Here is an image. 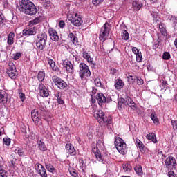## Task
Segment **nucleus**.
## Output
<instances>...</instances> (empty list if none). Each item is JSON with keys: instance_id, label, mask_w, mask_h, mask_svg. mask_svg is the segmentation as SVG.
<instances>
[{"instance_id": "45", "label": "nucleus", "mask_w": 177, "mask_h": 177, "mask_svg": "<svg viewBox=\"0 0 177 177\" xmlns=\"http://www.w3.org/2000/svg\"><path fill=\"white\" fill-rule=\"evenodd\" d=\"M15 151H17L19 157H24L25 156L24 149H16Z\"/></svg>"}, {"instance_id": "21", "label": "nucleus", "mask_w": 177, "mask_h": 177, "mask_svg": "<svg viewBox=\"0 0 177 177\" xmlns=\"http://www.w3.org/2000/svg\"><path fill=\"white\" fill-rule=\"evenodd\" d=\"M159 30L160 34H162L163 37H167V35H168V31L167 30V26H165V24H159Z\"/></svg>"}, {"instance_id": "1", "label": "nucleus", "mask_w": 177, "mask_h": 177, "mask_svg": "<svg viewBox=\"0 0 177 177\" xmlns=\"http://www.w3.org/2000/svg\"><path fill=\"white\" fill-rule=\"evenodd\" d=\"M93 115L102 128L111 124V118L106 115L104 112L102 110L95 111Z\"/></svg>"}, {"instance_id": "27", "label": "nucleus", "mask_w": 177, "mask_h": 177, "mask_svg": "<svg viewBox=\"0 0 177 177\" xmlns=\"http://www.w3.org/2000/svg\"><path fill=\"white\" fill-rule=\"evenodd\" d=\"M23 35H35V31L32 28L25 29L22 32Z\"/></svg>"}, {"instance_id": "7", "label": "nucleus", "mask_w": 177, "mask_h": 177, "mask_svg": "<svg viewBox=\"0 0 177 177\" xmlns=\"http://www.w3.org/2000/svg\"><path fill=\"white\" fill-rule=\"evenodd\" d=\"M109 34H110V25L109 23H105L103 26L101 28V31L100 33V41H102V42H104L106 41V38L109 36Z\"/></svg>"}, {"instance_id": "46", "label": "nucleus", "mask_w": 177, "mask_h": 177, "mask_svg": "<svg viewBox=\"0 0 177 177\" xmlns=\"http://www.w3.org/2000/svg\"><path fill=\"white\" fill-rule=\"evenodd\" d=\"M0 177H8V172L0 167Z\"/></svg>"}, {"instance_id": "51", "label": "nucleus", "mask_w": 177, "mask_h": 177, "mask_svg": "<svg viewBox=\"0 0 177 177\" xmlns=\"http://www.w3.org/2000/svg\"><path fill=\"white\" fill-rule=\"evenodd\" d=\"M20 57H21V53H16L14 55L13 59H14V60H19V59H20Z\"/></svg>"}, {"instance_id": "2", "label": "nucleus", "mask_w": 177, "mask_h": 177, "mask_svg": "<svg viewBox=\"0 0 177 177\" xmlns=\"http://www.w3.org/2000/svg\"><path fill=\"white\" fill-rule=\"evenodd\" d=\"M127 106H129L132 110H136V104L133 102V100L130 97L127 96L124 98H120L118 102V109L120 111H122L123 109H125Z\"/></svg>"}, {"instance_id": "23", "label": "nucleus", "mask_w": 177, "mask_h": 177, "mask_svg": "<svg viewBox=\"0 0 177 177\" xmlns=\"http://www.w3.org/2000/svg\"><path fill=\"white\" fill-rule=\"evenodd\" d=\"M15 32H11L8 35L7 44L8 45H13L15 44Z\"/></svg>"}, {"instance_id": "31", "label": "nucleus", "mask_w": 177, "mask_h": 177, "mask_svg": "<svg viewBox=\"0 0 177 177\" xmlns=\"http://www.w3.org/2000/svg\"><path fill=\"white\" fill-rule=\"evenodd\" d=\"M68 37L71 38V41L74 45H77V44H78V38H77L73 32L69 33Z\"/></svg>"}, {"instance_id": "43", "label": "nucleus", "mask_w": 177, "mask_h": 177, "mask_svg": "<svg viewBox=\"0 0 177 177\" xmlns=\"http://www.w3.org/2000/svg\"><path fill=\"white\" fill-rule=\"evenodd\" d=\"M163 60H169L171 59V54L168 52H165L162 55Z\"/></svg>"}, {"instance_id": "11", "label": "nucleus", "mask_w": 177, "mask_h": 177, "mask_svg": "<svg viewBox=\"0 0 177 177\" xmlns=\"http://www.w3.org/2000/svg\"><path fill=\"white\" fill-rule=\"evenodd\" d=\"M37 12H38L37 7L34 3H32L22 13H24V15H28L29 16H34V15H37Z\"/></svg>"}, {"instance_id": "15", "label": "nucleus", "mask_w": 177, "mask_h": 177, "mask_svg": "<svg viewBox=\"0 0 177 177\" xmlns=\"http://www.w3.org/2000/svg\"><path fill=\"white\" fill-rule=\"evenodd\" d=\"M32 3V2H31L30 0H21V1H19V12H21V13H23L24 10L27 9Z\"/></svg>"}, {"instance_id": "17", "label": "nucleus", "mask_w": 177, "mask_h": 177, "mask_svg": "<svg viewBox=\"0 0 177 177\" xmlns=\"http://www.w3.org/2000/svg\"><path fill=\"white\" fill-rule=\"evenodd\" d=\"M96 100L97 101V103L99 106H103L104 103H106L107 100L106 99V96H104V94L102 93H97L96 95Z\"/></svg>"}, {"instance_id": "8", "label": "nucleus", "mask_w": 177, "mask_h": 177, "mask_svg": "<svg viewBox=\"0 0 177 177\" xmlns=\"http://www.w3.org/2000/svg\"><path fill=\"white\" fill-rule=\"evenodd\" d=\"M6 73L9 78L12 80V81L16 80V78H17V76L19 75V72H17L16 66H15V64L13 63L9 64V68L7 69Z\"/></svg>"}, {"instance_id": "10", "label": "nucleus", "mask_w": 177, "mask_h": 177, "mask_svg": "<svg viewBox=\"0 0 177 177\" xmlns=\"http://www.w3.org/2000/svg\"><path fill=\"white\" fill-rule=\"evenodd\" d=\"M31 117L32 118L33 122H35V125L37 127H40L42 125V120L38 117V110L33 109L31 111Z\"/></svg>"}, {"instance_id": "56", "label": "nucleus", "mask_w": 177, "mask_h": 177, "mask_svg": "<svg viewBox=\"0 0 177 177\" xmlns=\"http://www.w3.org/2000/svg\"><path fill=\"white\" fill-rule=\"evenodd\" d=\"M17 161V159H16V158L12 157L10 158V162H11V165H12V167H15V165H16Z\"/></svg>"}, {"instance_id": "47", "label": "nucleus", "mask_w": 177, "mask_h": 177, "mask_svg": "<svg viewBox=\"0 0 177 177\" xmlns=\"http://www.w3.org/2000/svg\"><path fill=\"white\" fill-rule=\"evenodd\" d=\"M143 60V57H142V53H137L136 55V62L138 63H140Z\"/></svg>"}, {"instance_id": "32", "label": "nucleus", "mask_w": 177, "mask_h": 177, "mask_svg": "<svg viewBox=\"0 0 177 177\" xmlns=\"http://www.w3.org/2000/svg\"><path fill=\"white\" fill-rule=\"evenodd\" d=\"M151 118L153 122V124H156V125H158V124H160V120H158V118H157V114H156V113H152L151 114Z\"/></svg>"}, {"instance_id": "53", "label": "nucleus", "mask_w": 177, "mask_h": 177, "mask_svg": "<svg viewBox=\"0 0 177 177\" xmlns=\"http://www.w3.org/2000/svg\"><path fill=\"white\" fill-rule=\"evenodd\" d=\"M79 165L82 169L84 168V158H79Z\"/></svg>"}, {"instance_id": "54", "label": "nucleus", "mask_w": 177, "mask_h": 177, "mask_svg": "<svg viewBox=\"0 0 177 177\" xmlns=\"http://www.w3.org/2000/svg\"><path fill=\"white\" fill-rule=\"evenodd\" d=\"M161 86L162 88H163V89H167L168 83L167 82V81H163L161 84Z\"/></svg>"}, {"instance_id": "29", "label": "nucleus", "mask_w": 177, "mask_h": 177, "mask_svg": "<svg viewBox=\"0 0 177 177\" xmlns=\"http://www.w3.org/2000/svg\"><path fill=\"white\" fill-rule=\"evenodd\" d=\"M37 143L39 150H41V151H46V150H48V148H46V145H45V142L39 140L37 142Z\"/></svg>"}, {"instance_id": "50", "label": "nucleus", "mask_w": 177, "mask_h": 177, "mask_svg": "<svg viewBox=\"0 0 177 177\" xmlns=\"http://www.w3.org/2000/svg\"><path fill=\"white\" fill-rule=\"evenodd\" d=\"M43 7L44 9H48L50 8V1H45L43 3Z\"/></svg>"}, {"instance_id": "40", "label": "nucleus", "mask_w": 177, "mask_h": 177, "mask_svg": "<svg viewBox=\"0 0 177 177\" xmlns=\"http://www.w3.org/2000/svg\"><path fill=\"white\" fill-rule=\"evenodd\" d=\"M46 168L49 172H53L55 171V167L50 163H46Z\"/></svg>"}, {"instance_id": "62", "label": "nucleus", "mask_w": 177, "mask_h": 177, "mask_svg": "<svg viewBox=\"0 0 177 177\" xmlns=\"http://www.w3.org/2000/svg\"><path fill=\"white\" fill-rule=\"evenodd\" d=\"M58 104H64V101L62 99V97L57 100Z\"/></svg>"}, {"instance_id": "57", "label": "nucleus", "mask_w": 177, "mask_h": 177, "mask_svg": "<svg viewBox=\"0 0 177 177\" xmlns=\"http://www.w3.org/2000/svg\"><path fill=\"white\" fill-rule=\"evenodd\" d=\"M103 1L104 0H93V5H100V3H102V2H103Z\"/></svg>"}, {"instance_id": "19", "label": "nucleus", "mask_w": 177, "mask_h": 177, "mask_svg": "<svg viewBox=\"0 0 177 177\" xmlns=\"http://www.w3.org/2000/svg\"><path fill=\"white\" fill-rule=\"evenodd\" d=\"M48 63L53 71H56V73H60V69L59 68L58 66H56V63L53 59H49L48 60Z\"/></svg>"}, {"instance_id": "49", "label": "nucleus", "mask_w": 177, "mask_h": 177, "mask_svg": "<svg viewBox=\"0 0 177 177\" xmlns=\"http://www.w3.org/2000/svg\"><path fill=\"white\" fill-rule=\"evenodd\" d=\"M94 82L96 86H102V82H100V78L95 79Z\"/></svg>"}, {"instance_id": "39", "label": "nucleus", "mask_w": 177, "mask_h": 177, "mask_svg": "<svg viewBox=\"0 0 177 177\" xmlns=\"http://www.w3.org/2000/svg\"><path fill=\"white\" fill-rule=\"evenodd\" d=\"M18 95L19 98L21 99V101L25 102L26 100V94L21 92V89L18 90Z\"/></svg>"}, {"instance_id": "36", "label": "nucleus", "mask_w": 177, "mask_h": 177, "mask_svg": "<svg viewBox=\"0 0 177 177\" xmlns=\"http://www.w3.org/2000/svg\"><path fill=\"white\" fill-rule=\"evenodd\" d=\"M122 168L124 172H130L131 169H132V167L129 163L123 164Z\"/></svg>"}, {"instance_id": "14", "label": "nucleus", "mask_w": 177, "mask_h": 177, "mask_svg": "<svg viewBox=\"0 0 177 177\" xmlns=\"http://www.w3.org/2000/svg\"><path fill=\"white\" fill-rule=\"evenodd\" d=\"M39 95L41 97H48L49 96V90L45 85L42 83H40L39 85Z\"/></svg>"}, {"instance_id": "16", "label": "nucleus", "mask_w": 177, "mask_h": 177, "mask_svg": "<svg viewBox=\"0 0 177 177\" xmlns=\"http://www.w3.org/2000/svg\"><path fill=\"white\" fill-rule=\"evenodd\" d=\"M65 149L66 150V153L68 156H77V150H75V148L74 146H73V144L71 143H67L65 145Z\"/></svg>"}, {"instance_id": "20", "label": "nucleus", "mask_w": 177, "mask_h": 177, "mask_svg": "<svg viewBox=\"0 0 177 177\" xmlns=\"http://www.w3.org/2000/svg\"><path fill=\"white\" fill-rule=\"evenodd\" d=\"M132 8L133 10H136V12H139V10H140V9L143 8V3L138 1H133L132 3Z\"/></svg>"}, {"instance_id": "35", "label": "nucleus", "mask_w": 177, "mask_h": 177, "mask_svg": "<svg viewBox=\"0 0 177 177\" xmlns=\"http://www.w3.org/2000/svg\"><path fill=\"white\" fill-rule=\"evenodd\" d=\"M122 38L124 41H128L129 39V33H128V31H127V30H124L122 32Z\"/></svg>"}, {"instance_id": "38", "label": "nucleus", "mask_w": 177, "mask_h": 177, "mask_svg": "<svg viewBox=\"0 0 177 177\" xmlns=\"http://www.w3.org/2000/svg\"><path fill=\"white\" fill-rule=\"evenodd\" d=\"M93 152L98 161H103V156L100 151H95V150H93Z\"/></svg>"}, {"instance_id": "6", "label": "nucleus", "mask_w": 177, "mask_h": 177, "mask_svg": "<svg viewBox=\"0 0 177 177\" xmlns=\"http://www.w3.org/2000/svg\"><path fill=\"white\" fill-rule=\"evenodd\" d=\"M68 19L72 23V24H73V26H75V27H80V26L83 23L82 17H80L77 13L75 15H68Z\"/></svg>"}, {"instance_id": "12", "label": "nucleus", "mask_w": 177, "mask_h": 177, "mask_svg": "<svg viewBox=\"0 0 177 177\" xmlns=\"http://www.w3.org/2000/svg\"><path fill=\"white\" fill-rule=\"evenodd\" d=\"M165 165L168 169H174L176 167V160L173 156H169L165 160Z\"/></svg>"}, {"instance_id": "42", "label": "nucleus", "mask_w": 177, "mask_h": 177, "mask_svg": "<svg viewBox=\"0 0 177 177\" xmlns=\"http://www.w3.org/2000/svg\"><path fill=\"white\" fill-rule=\"evenodd\" d=\"M5 21H6L5 16H3L2 12L0 11V26H3V23H5Z\"/></svg>"}, {"instance_id": "59", "label": "nucleus", "mask_w": 177, "mask_h": 177, "mask_svg": "<svg viewBox=\"0 0 177 177\" xmlns=\"http://www.w3.org/2000/svg\"><path fill=\"white\" fill-rule=\"evenodd\" d=\"M54 95L57 97V100L62 97V94L59 91L55 92Z\"/></svg>"}, {"instance_id": "58", "label": "nucleus", "mask_w": 177, "mask_h": 177, "mask_svg": "<svg viewBox=\"0 0 177 177\" xmlns=\"http://www.w3.org/2000/svg\"><path fill=\"white\" fill-rule=\"evenodd\" d=\"M64 26H66V23H64V21L61 20L59 24V27L60 28H64Z\"/></svg>"}, {"instance_id": "4", "label": "nucleus", "mask_w": 177, "mask_h": 177, "mask_svg": "<svg viewBox=\"0 0 177 177\" xmlns=\"http://www.w3.org/2000/svg\"><path fill=\"white\" fill-rule=\"evenodd\" d=\"M46 41H48V35L45 32H43L36 39L37 49L44 50L46 46Z\"/></svg>"}, {"instance_id": "5", "label": "nucleus", "mask_w": 177, "mask_h": 177, "mask_svg": "<svg viewBox=\"0 0 177 177\" xmlns=\"http://www.w3.org/2000/svg\"><path fill=\"white\" fill-rule=\"evenodd\" d=\"M79 75L81 80H84L85 77H91V70H89V66L85 63H80L79 65Z\"/></svg>"}, {"instance_id": "18", "label": "nucleus", "mask_w": 177, "mask_h": 177, "mask_svg": "<svg viewBox=\"0 0 177 177\" xmlns=\"http://www.w3.org/2000/svg\"><path fill=\"white\" fill-rule=\"evenodd\" d=\"M48 34L52 41H54L55 42H57V41H59V35H57V32H56L55 29L50 28L48 29Z\"/></svg>"}, {"instance_id": "61", "label": "nucleus", "mask_w": 177, "mask_h": 177, "mask_svg": "<svg viewBox=\"0 0 177 177\" xmlns=\"http://www.w3.org/2000/svg\"><path fill=\"white\" fill-rule=\"evenodd\" d=\"M121 31H124V30H127V25H125V24L122 23L121 25H120V27Z\"/></svg>"}, {"instance_id": "30", "label": "nucleus", "mask_w": 177, "mask_h": 177, "mask_svg": "<svg viewBox=\"0 0 177 177\" xmlns=\"http://www.w3.org/2000/svg\"><path fill=\"white\" fill-rule=\"evenodd\" d=\"M37 174L41 177H48V174H46V169L45 167H41L37 171Z\"/></svg>"}, {"instance_id": "64", "label": "nucleus", "mask_w": 177, "mask_h": 177, "mask_svg": "<svg viewBox=\"0 0 177 177\" xmlns=\"http://www.w3.org/2000/svg\"><path fill=\"white\" fill-rule=\"evenodd\" d=\"M128 78H131V80L135 82V80H136V76H133V75L129 74Z\"/></svg>"}, {"instance_id": "26", "label": "nucleus", "mask_w": 177, "mask_h": 177, "mask_svg": "<svg viewBox=\"0 0 177 177\" xmlns=\"http://www.w3.org/2000/svg\"><path fill=\"white\" fill-rule=\"evenodd\" d=\"M115 89H122L124 88V82L121 79H118L115 84Z\"/></svg>"}, {"instance_id": "37", "label": "nucleus", "mask_w": 177, "mask_h": 177, "mask_svg": "<svg viewBox=\"0 0 177 177\" xmlns=\"http://www.w3.org/2000/svg\"><path fill=\"white\" fill-rule=\"evenodd\" d=\"M41 23V17H36L35 19H33L29 22L30 26H35V24H38Z\"/></svg>"}, {"instance_id": "34", "label": "nucleus", "mask_w": 177, "mask_h": 177, "mask_svg": "<svg viewBox=\"0 0 177 177\" xmlns=\"http://www.w3.org/2000/svg\"><path fill=\"white\" fill-rule=\"evenodd\" d=\"M8 102V97L5 96L2 92H0V103L1 104H5Z\"/></svg>"}, {"instance_id": "24", "label": "nucleus", "mask_w": 177, "mask_h": 177, "mask_svg": "<svg viewBox=\"0 0 177 177\" xmlns=\"http://www.w3.org/2000/svg\"><path fill=\"white\" fill-rule=\"evenodd\" d=\"M136 145H137V147H138L140 151H145V144H143V142L138 138H136Z\"/></svg>"}, {"instance_id": "25", "label": "nucleus", "mask_w": 177, "mask_h": 177, "mask_svg": "<svg viewBox=\"0 0 177 177\" xmlns=\"http://www.w3.org/2000/svg\"><path fill=\"white\" fill-rule=\"evenodd\" d=\"M147 139L148 140H151L153 143H157V138L156 137V134L153 133H150L146 136Z\"/></svg>"}, {"instance_id": "55", "label": "nucleus", "mask_w": 177, "mask_h": 177, "mask_svg": "<svg viewBox=\"0 0 177 177\" xmlns=\"http://www.w3.org/2000/svg\"><path fill=\"white\" fill-rule=\"evenodd\" d=\"M132 52L133 53H134V55H138V53H140V50H138V48L136 47H133L132 48Z\"/></svg>"}, {"instance_id": "9", "label": "nucleus", "mask_w": 177, "mask_h": 177, "mask_svg": "<svg viewBox=\"0 0 177 177\" xmlns=\"http://www.w3.org/2000/svg\"><path fill=\"white\" fill-rule=\"evenodd\" d=\"M51 80L55 85L59 88V89H64L68 86L67 83L57 75L52 76Z\"/></svg>"}, {"instance_id": "48", "label": "nucleus", "mask_w": 177, "mask_h": 177, "mask_svg": "<svg viewBox=\"0 0 177 177\" xmlns=\"http://www.w3.org/2000/svg\"><path fill=\"white\" fill-rule=\"evenodd\" d=\"M3 142L6 146H10V138H4Z\"/></svg>"}, {"instance_id": "28", "label": "nucleus", "mask_w": 177, "mask_h": 177, "mask_svg": "<svg viewBox=\"0 0 177 177\" xmlns=\"http://www.w3.org/2000/svg\"><path fill=\"white\" fill-rule=\"evenodd\" d=\"M37 80L39 82H43L45 80V71H39L37 74Z\"/></svg>"}, {"instance_id": "13", "label": "nucleus", "mask_w": 177, "mask_h": 177, "mask_svg": "<svg viewBox=\"0 0 177 177\" xmlns=\"http://www.w3.org/2000/svg\"><path fill=\"white\" fill-rule=\"evenodd\" d=\"M63 67L69 74H74V66L69 60H64L62 64Z\"/></svg>"}, {"instance_id": "44", "label": "nucleus", "mask_w": 177, "mask_h": 177, "mask_svg": "<svg viewBox=\"0 0 177 177\" xmlns=\"http://www.w3.org/2000/svg\"><path fill=\"white\" fill-rule=\"evenodd\" d=\"M135 82H136L138 85H143V84H145V81H143V79L138 77H136Z\"/></svg>"}, {"instance_id": "33", "label": "nucleus", "mask_w": 177, "mask_h": 177, "mask_svg": "<svg viewBox=\"0 0 177 177\" xmlns=\"http://www.w3.org/2000/svg\"><path fill=\"white\" fill-rule=\"evenodd\" d=\"M134 170L137 175H139L140 176H142L143 175V170L142 169V166L137 165L134 167Z\"/></svg>"}, {"instance_id": "41", "label": "nucleus", "mask_w": 177, "mask_h": 177, "mask_svg": "<svg viewBox=\"0 0 177 177\" xmlns=\"http://www.w3.org/2000/svg\"><path fill=\"white\" fill-rule=\"evenodd\" d=\"M70 175H71L73 177H78V173L77 172V170L75 169H69Z\"/></svg>"}, {"instance_id": "3", "label": "nucleus", "mask_w": 177, "mask_h": 177, "mask_svg": "<svg viewBox=\"0 0 177 177\" xmlns=\"http://www.w3.org/2000/svg\"><path fill=\"white\" fill-rule=\"evenodd\" d=\"M115 140L114 143L118 151L120 154H122V156H125V154H127L128 152L127 144L124 142V140L120 137H115Z\"/></svg>"}, {"instance_id": "63", "label": "nucleus", "mask_w": 177, "mask_h": 177, "mask_svg": "<svg viewBox=\"0 0 177 177\" xmlns=\"http://www.w3.org/2000/svg\"><path fill=\"white\" fill-rule=\"evenodd\" d=\"M39 109L41 111H46V107L44 105H39Z\"/></svg>"}, {"instance_id": "22", "label": "nucleus", "mask_w": 177, "mask_h": 177, "mask_svg": "<svg viewBox=\"0 0 177 177\" xmlns=\"http://www.w3.org/2000/svg\"><path fill=\"white\" fill-rule=\"evenodd\" d=\"M83 57L86 60L88 63L90 64H93V58L91 57V55H89V53L87 51H84L83 53Z\"/></svg>"}, {"instance_id": "52", "label": "nucleus", "mask_w": 177, "mask_h": 177, "mask_svg": "<svg viewBox=\"0 0 177 177\" xmlns=\"http://www.w3.org/2000/svg\"><path fill=\"white\" fill-rule=\"evenodd\" d=\"M151 16L153 18V20H156L157 21V18L158 17V12H151Z\"/></svg>"}, {"instance_id": "60", "label": "nucleus", "mask_w": 177, "mask_h": 177, "mask_svg": "<svg viewBox=\"0 0 177 177\" xmlns=\"http://www.w3.org/2000/svg\"><path fill=\"white\" fill-rule=\"evenodd\" d=\"M35 167L37 169V171H39V169H41V168L44 167V166L40 163H36Z\"/></svg>"}]
</instances>
